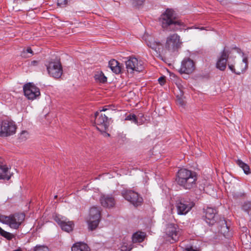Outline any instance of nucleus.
Returning a JSON list of instances; mask_svg holds the SVG:
<instances>
[{
    "label": "nucleus",
    "mask_w": 251,
    "mask_h": 251,
    "mask_svg": "<svg viewBox=\"0 0 251 251\" xmlns=\"http://www.w3.org/2000/svg\"><path fill=\"white\" fill-rule=\"evenodd\" d=\"M242 210L244 211L249 213L251 211V202L247 201L244 202L242 207Z\"/></svg>",
    "instance_id": "32"
},
{
    "label": "nucleus",
    "mask_w": 251,
    "mask_h": 251,
    "mask_svg": "<svg viewBox=\"0 0 251 251\" xmlns=\"http://www.w3.org/2000/svg\"><path fill=\"white\" fill-rule=\"evenodd\" d=\"M26 52L29 54V57L33 55V52L31 48H27L26 49H24Z\"/></svg>",
    "instance_id": "37"
},
{
    "label": "nucleus",
    "mask_w": 251,
    "mask_h": 251,
    "mask_svg": "<svg viewBox=\"0 0 251 251\" xmlns=\"http://www.w3.org/2000/svg\"><path fill=\"white\" fill-rule=\"evenodd\" d=\"M72 251H91L88 245L84 242H78L74 244L71 248Z\"/></svg>",
    "instance_id": "20"
},
{
    "label": "nucleus",
    "mask_w": 251,
    "mask_h": 251,
    "mask_svg": "<svg viewBox=\"0 0 251 251\" xmlns=\"http://www.w3.org/2000/svg\"><path fill=\"white\" fill-rule=\"evenodd\" d=\"M100 201L104 207L111 208L113 207L115 204L114 198L111 196L103 195L100 197Z\"/></svg>",
    "instance_id": "18"
},
{
    "label": "nucleus",
    "mask_w": 251,
    "mask_h": 251,
    "mask_svg": "<svg viewBox=\"0 0 251 251\" xmlns=\"http://www.w3.org/2000/svg\"><path fill=\"white\" fill-rule=\"evenodd\" d=\"M28 137V132L26 130H23L21 132L19 138L21 141H24L26 140Z\"/></svg>",
    "instance_id": "33"
},
{
    "label": "nucleus",
    "mask_w": 251,
    "mask_h": 251,
    "mask_svg": "<svg viewBox=\"0 0 251 251\" xmlns=\"http://www.w3.org/2000/svg\"><path fill=\"white\" fill-rule=\"evenodd\" d=\"M126 65L127 72L130 73L141 72L144 69V62L134 57H129L126 61Z\"/></svg>",
    "instance_id": "9"
},
{
    "label": "nucleus",
    "mask_w": 251,
    "mask_h": 251,
    "mask_svg": "<svg viewBox=\"0 0 251 251\" xmlns=\"http://www.w3.org/2000/svg\"><path fill=\"white\" fill-rule=\"evenodd\" d=\"M108 65L111 71L116 74H119L121 72L122 66L118 61L112 59L109 61Z\"/></svg>",
    "instance_id": "22"
},
{
    "label": "nucleus",
    "mask_w": 251,
    "mask_h": 251,
    "mask_svg": "<svg viewBox=\"0 0 251 251\" xmlns=\"http://www.w3.org/2000/svg\"><path fill=\"white\" fill-rule=\"evenodd\" d=\"M185 251H198L197 250L194 249L192 247L186 248Z\"/></svg>",
    "instance_id": "44"
},
{
    "label": "nucleus",
    "mask_w": 251,
    "mask_h": 251,
    "mask_svg": "<svg viewBox=\"0 0 251 251\" xmlns=\"http://www.w3.org/2000/svg\"><path fill=\"white\" fill-rule=\"evenodd\" d=\"M33 251H50V250L46 246L38 245L34 248Z\"/></svg>",
    "instance_id": "31"
},
{
    "label": "nucleus",
    "mask_w": 251,
    "mask_h": 251,
    "mask_svg": "<svg viewBox=\"0 0 251 251\" xmlns=\"http://www.w3.org/2000/svg\"><path fill=\"white\" fill-rule=\"evenodd\" d=\"M204 29V27H201V28H200V29L201 30H203Z\"/></svg>",
    "instance_id": "47"
},
{
    "label": "nucleus",
    "mask_w": 251,
    "mask_h": 251,
    "mask_svg": "<svg viewBox=\"0 0 251 251\" xmlns=\"http://www.w3.org/2000/svg\"><path fill=\"white\" fill-rule=\"evenodd\" d=\"M125 248H126V247H122V249H121V251H130V250H131V248H130V249H125H125H125Z\"/></svg>",
    "instance_id": "45"
},
{
    "label": "nucleus",
    "mask_w": 251,
    "mask_h": 251,
    "mask_svg": "<svg viewBox=\"0 0 251 251\" xmlns=\"http://www.w3.org/2000/svg\"><path fill=\"white\" fill-rule=\"evenodd\" d=\"M245 236H247V235L246 233L242 234L241 235V241H242L243 244L245 243V244H247V243H246V241L244 239V237Z\"/></svg>",
    "instance_id": "43"
},
{
    "label": "nucleus",
    "mask_w": 251,
    "mask_h": 251,
    "mask_svg": "<svg viewBox=\"0 0 251 251\" xmlns=\"http://www.w3.org/2000/svg\"><path fill=\"white\" fill-rule=\"evenodd\" d=\"M17 126L11 120H4L0 121V136L5 137L11 136L16 133Z\"/></svg>",
    "instance_id": "5"
},
{
    "label": "nucleus",
    "mask_w": 251,
    "mask_h": 251,
    "mask_svg": "<svg viewBox=\"0 0 251 251\" xmlns=\"http://www.w3.org/2000/svg\"><path fill=\"white\" fill-rule=\"evenodd\" d=\"M166 234L168 238V240L173 243L178 241L181 235V230L177 225L170 224L166 227Z\"/></svg>",
    "instance_id": "12"
},
{
    "label": "nucleus",
    "mask_w": 251,
    "mask_h": 251,
    "mask_svg": "<svg viewBox=\"0 0 251 251\" xmlns=\"http://www.w3.org/2000/svg\"><path fill=\"white\" fill-rule=\"evenodd\" d=\"M111 106L110 105H105L102 107L101 109H100L99 112L101 113V112L102 111H105L106 110H108L110 109V107Z\"/></svg>",
    "instance_id": "39"
},
{
    "label": "nucleus",
    "mask_w": 251,
    "mask_h": 251,
    "mask_svg": "<svg viewBox=\"0 0 251 251\" xmlns=\"http://www.w3.org/2000/svg\"><path fill=\"white\" fill-rule=\"evenodd\" d=\"M95 126L98 130L101 132H105L109 126V121L107 117L99 111L95 113Z\"/></svg>",
    "instance_id": "10"
},
{
    "label": "nucleus",
    "mask_w": 251,
    "mask_h": 251,
    "mask_svg": "<svg viewBox=\"0 0 251 251\" xmlns=\"http://www.w3.org/2000/svg\"><path fill=\"white\" fill-rule=\"evenodd\" d=\"M136 117L137 118L138 121H142V123H141V125L143 124L145 121H146V118L144 117V115L142 113H139L137 116Z\"/></svg>",
    "instance_id": "35"
},
{
    "label": "nucleus",
    "mask_w": 251,
    "mask_h": 251,
    "mask_svg": "<svg viewBox=\"0 0 251 251\" xmlns=\"http://www.w3.org/2000/svg\"><path fill=\"white\" fill-rule=\"evenodd\" d=\"M54 220L60 226L64 221L66 219V218L58 214H55L53 216Z\"/></svg>",
    "instance_id": "30"
},
{
    "label": "nucleus",
    "mask_w": 251,
    "mask_h": 251,
    "mask_svg": "<svg viewBox=\"0 0 251 251\" xmlns=\"http://www.w3.org/2000/svg\"><path fill=\"white\" fill-rule=\"evenodd\" d=\"M23 90L25 96L28 100H33L40 95L39 89L32 83L25 84Z\"/></svg>",
    "instance_id": "13"
},
{
    "label": "nucleus",
    "mask_w": 251,
    "mask_h": 251,
    "mask_svg": "<svg viewBox=\"0 0 251 251\" xmlns=\"http://www.w3.org/2000/svg\"><path fill=\"white\" fill-rule=\"evenodd\" d=\"M21 56L24 58H28L29 57V54L27 53L25 50H24L21 52Z\"/></svg>",
    "instance_id": "40"
},
{
    "label": "nucleus",
    "mask_w": 251,
    "mask_h": 251,
    "mask_svg": "<svg viewBox=\"0 0 251 251\" xmlns=\"http://www.w3.org/2000/svg\"><path fill=\"white\" fill-rule=\"evenodd\" d=\"M194 204L189 199L178 198L176 202L177 213L178 215H186L191 210Z\"/></svg>",
    "instance_id": "6"
},
{
    "label": "nucleus",
    "mask_w": 251,
    "mask_h": 251,
    "mask_svg": "<svg viewBox=\"0 0 251 251\" xmlns=\"http://www.w3.org/2000/svg\"><path fill=\"white\" fill-rule=\"evenodd\" d=\"M0 234L8 240H11L15 236L10 232L4 230L0 227Z\"/></svg>",
    "instance_id": "29"
},
{
    "label": "nucleus",
    "mask_w": 251,
    "mask_h": 251,
    "mask_svg": "<svg viewBox=\"0 0 251 251\" xmlns=\"http://www.w3.org/2000/svg\"><path fill=\"white\" fill-rule=\"evenodd\" d=\"M235 161L236 164L243 169L245 174L249 175L251 173L250 168L247 164L243 162L240 159H237Z\"/></svg>",
    "instance_id": "26"
},
{
    "label": "nucleus",
    "mask_w": 251,
    "mask_h": 251,
    "mask_svg": "<svg viewBox=\"0 0 251 251\" xmlns=\"http://www.w3.org/2000/svg\"><path fill=\"white\" fill-rule=\"evenodd\" d=\"M132 4L134 6L142 5L145 1V0H131Z\"/></svg>",
    "instance_id": "34"
},
{
    "label": "nucleus",
    "mask_w": 251,
    "mask_h": 251,
    "mask_svg": "<svg viewBox=\"0 0 251 251\" xmlns=\"http://www.w3.org/2000/svg\"><path fill=\"white\" fill-rule=\"evenodd\" d=\"M159 22L164 31H176L184 29L185 25L179 20L173 10L167 9L159 18Z\"/></svg>",
    "instance_id": "1"
},
{
    "label": "nucleus",
    "mask_w": 251,
    "mask_h": 251,
    "mask_svg": "<svg viewBox=\"0 0 251 251\" xmlns=\"http://www.w3.org/2000/svg\"><path fill=\"white\" fill-rule=\"evenodd\" d=\"M47 70L50 76L58 78L63 73L62 67L60 62H50L47 66Z\"/></svg>",
    "instance_id": "14"
},
{
    "label": "nucleus",
    "mask_w": 251,
    "mask_h": 251,
    "mask_svg": "<svg viewBox=\"0 0 251 251\" xmlns=\"http://www.w3.org/2000/svg\"><path fill=\"white\" fill-rule=\"evenodd\" d=\"M182 42L180 36L176 33L170 35L166 38L165 49L171 53L177 52L181 48Z\"/></svg>",
    "instance_id": "4"
},
{
    "label": "nucleus",
    "mask_w": 251,
    "mask_h": 251,
    "mask_svg": "<svg viewBox=\"0 0 251 251\" xmlns=\"http://www.w3.org/2000/svg\"><path fill=\"white\" fill-rule=\"evenodd\" d=\"M125 120L130 121L137 125H141V123H142L141 121H138L136 115L134 114H129L127 115L125 118Z\"/></svg>",
    "instance_id": "28"
},
{
    "label": "nucleus",
    "mask_w": 251,
    "mask_h": 251,
    "mask_svg": "<svg viewBox=\"0 0 251 251\" xmlns=\"http://www.w3.org/2000/svg\"><path fill=\"white\" fill-rule=\"evenodd\" d=\"M219 225L221 226V228L220 229V232L224 235L225 237H227L229 236V227L227 226L226 222L224 218H220L219 222Z\"/></svg>",
    "instance_id": "23"
},
{
    "label": "nucleus",
    "mask_w": 251,
    "mask_h": 251,
    "mask_svg": "<svg viewBox=\"0 0 251 251\" xmlns=\"http://www.w3.org/2000/svg\"><path fill=\"white\" fill-rule=\"evenodd\" d=\"M230 53V52L226 50V48H224L222 51L221 55L218 58L216 63V67L220 70L222 71L225 70L226 67L227 59Z\"/></svg>",
    "instance_id": "16"
},
{
    "label": "nucleus",
    "mask_w": 251,
    "mask_h": 251,
    "mask_svg": "<svg viewBox=\"0 0 251 251\" xmlns=\"http://www.w3.org/2000/svg\"><path fill=\"white\" fill-rule=\"evenodd\" d=\"M234 49H235V50H236L238 52L239 51V50H240V49L238 48H237V47H235L234 48Z\"/></svg>",
    "instance_id": "46"
},
{
    "label": "nucleus",
    "mask_w": 251,
    "mask_h": 251,
    "mask_svg": "<svg viewBox=\"0 0 251 251\" xmlns=\"http://www.w3.org/2000/svg\"><path fill=\"white\" fill-rule=\"evenodd\" d=\"M197 174L195 172L181 169L177 172L176 181L183 189L190 190L197 187Z\"/></svg>",
    "instance_id": "2"
},
{
    "label": "nucleus",
    "mask_w": 251,
    "mask_h": 251,
    "mask_svg": "<svg viewBox=\"0 0 251 251\" xmlns=\"http://www.w3.org/2000/svg\"><path fill=\"white\" fill-rule=\"evenodd\" d=\"M60 226L63 230L69 232L73 230L74 223L73 221H68L66 219Z\"/></svg>",
    "instance_id": "25"
},
{
    "label": "nucleus",
    "mask_w": 251,
    "mask_h": 251,
    "mask_svg": "<svg viewBox=\"0 0 251 251\" xmlns=\"http://www.w3.org/2000/svg\"><path fill=\"white\" fill-rule=\"evenodd\" d=\"M146 236V234L145 232L141 231L136 232L134 233L132 235V242L134 243H141L144 240Z\"/></svg>",
    "instance_id": "24"
},
{
    "label": "nucleus",
    "mask_w": 251,
    "mask_h": 251,
    "mask_svg": "<svg viewBox=\"0 0 251 251\" xmlns=\"http://www.w3.org/2000/svg\"><path fill=\"white\" fill-rule=\"evenodd\" d=\"M204 220L209 226H213L219 222V215L216 208L207 206L203 209Z\"/></svg>",
    "instance_id": "8"
},
{
    "label": "nucleus",
    "mask_w": 251,
    "mask_h": 251,
    "mask_svg": "<svg viewBox=\"0 0 251 251\" xmlns=\"http://www.w3.org/2000/svg\"><path fill=\"white\" fill-rule=\"evenodd\" d=\"M242 67L239 68L238 66H237L238 70L236 71L234 68V66L232 64H228V68L234 73L237 75H240L244 72L248 68V59L247 57L244 58L243 62L241 63Z\"/></svg>",
    "instance_id": "19"
},
{
    "label": "nucleus",
    "mask_w": 251,
    "mask_h": 251,
    "mask_svg": "<svg viewBox=\"0 0 251 251\" xmlns=\"http://www.w3.org/2000/svg\"><path fill=\"white\" fill-rule=\"evenodd\" d=\"M147 45L148 47L154 50L157 53H159V57L163 60V57L160 54V50L161 49L162 44L159 42L154 41H146Z\"/></svg>",
    "instance_id": "21"
},
{
    "label": "nucleus",
    "mask_w": 251,
    "mask_h": 251,
    "mask_svg": "<svg viewBox=\"0 0 251 251\" xmlns=\"http://www.w3.org/2000/svg\"><path fill=\"white\" fill-rule=\"evenodd\" d=\"M94 78L96 81L100 83H105L107 81V77L104 75L102 72H97L94 75Z\"/></svg>",
    "instance_id": "27"
},
{
    "label": "nucleus",
    "mask_w": 251,
    "mask_h": 251,
    "mask_svg": "<svg viewBox=\"0 0 251 251\" xmlns=\"http://www.w3.org/2000/svg\"><path fill=\"white\" fill-rule=\"evenodd\" d=\"M101 217L100 209L96 206L91 207L89 211V219L88 221L89 229L92 231L98 226Z\"/></svg>",
    "instance_id": "7"
},
{
    "label": "nucleus",
    "mask_w": 251,
    "mask_h": 251,
    "mask_svg": "<svg viewBox=\"0 0 251 251\" xmlns=\"http://www.w3.org/2000/svg\"><path fill=\"white\" fill-rule=\"evenodd\" d=\"M158 82L161 85H163L165 84V76H161L158 79Z\"/></svg>",
    "instance_id": "38"
},
{
    "label": "nucleus",
    "mask_w": 251,
    "mask_h": 251,
    "mask_svg": "<svg viewBox=\"0 0 251 251\" xmlns=\"http://www.w3.org/2000/svg\"><path fill=\"white\" fill-rule=\"evenodd\" d=\"M176 102L177 104H179L182 106H183L185 105V102L184 101V100L180 99H177Z\"/></svg>",
    "instance_id": "41"
},
{
    "label": "nucleus",
    "mask_w": 251,
    "mask_h": 251,
    "mask_svg": "<svg viewBox=\"0 0 251 251\" xmlns=\"http://www.w3.org/2000/svg\"><path fill=\"white\" fill-rule=\"evenodd\" d=\"M122 196L127 201L133 204L134 206L140 205L143 199L135 191L129 189H124L122 191Z\"/></svg>",
    "instance_id": "11"
},
{
    "label": "nucleus",
    "mask_w": 251,
    "mask_h": 251,
    "mask_svg": "<svg viewBox=\"0 0 251 251\" xmlns=\"http://www.w3.org/2000/svg\"><path fill=\"white\" fill-rule=\"evenodd\" d=\"M195 69V63L189 58H184L181 62L179 72L181 74H189L193 72Z\"/></svg>",
    "instance_id": "15"
},
{
    "label": "nucleus",
    "mask_w": 251,
    "mask_h": 251,
    "mask_svg": "<svg viewBox=\"0 0 251 251\" xmlns=\"http://www.w3.org/2000/svg\"><path fill=\"white\" fill-rule=\"evenodd\" d=\"M68 0H58L57 5L60 7L65 6L67 4Z\"/></svg>",
    "instance_id": "36"
},
{
    "label": "nucleus",
    "mask_w": 251,
    "mask_h": 251,
    "mask_svg": "<svg viewBox=\"0 0 251 251\" xmlns=\"http://www.w3.org/2000/svg\"><path fill=\"white\" fill-rule=\"evenodd\" d=\"M11 175L9 171V168L6 164L5 159L0 156V180L10 179Z\"/></svg>",
    "instance_id": "17"
},
{
    "label": "nucleus",
    "mask_w": 251,
    "mask_h": 251,
    "mask_svg": "<svg viewBox=\"0 0 251 251\" xmlns=\"http://www.w3.org/2000/svg\"><path fill=\"white\" fill-rule=\"evenodd\" d=\"M24 214H14L9 216L0 215V222L8 225L11 228L17 229L25 220Z\"/></svg>",
    "instance_id": "3"
},
{
    "label": "nucleus",
    "mask_w": 251,
    "mask_h": 251,
    "mask_svg": "<svg viewBox=\"0 0 251 251\" xmlns=\"http://www.w3.org/2000/svg\"><path fill=\"white\" fill-rule=\"evenodd\" d=\"M39 61L36 60H33L30 62V66H36L38 65Z\"/></svg>",
    "instance_id": "42"
}]
</instances>
